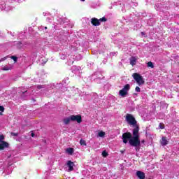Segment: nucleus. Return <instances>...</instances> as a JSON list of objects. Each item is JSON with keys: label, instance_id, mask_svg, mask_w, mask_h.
I'll use <instances>...</instances> for the list:
<instances>
[{"label": "nucleus", "instance_id": "nucleus-1", "mask_svg": "<svg viewBox=\"0 0 179 179\" xmlns=\"http://www.w3.org/2000/svg\"><path fill=\"white\" fill-rule=\"evenodd\" d=\"M133 136L132 134L129 132L124 133L122 135V139L124 143H129L131 146H134L136 148L141 145V140H139V129H133Z\"/></svg>", "mask_w": 179, "mask_h": 179}, {"label": "nucleus", "instance_id": "nucleus-2", "mask_svg": "<svg viewBox=\"0 0 179 179\" xmlns=\"http://www.w3.org/2000/svg\"><path fill=\"white\" fill-rule=\"evenodd\" d=\"M125 120L127 121L129 125L133 127L134 129H139V125L135 119V117L132 114L127 113L125 117Z\"/></svg>", "mask_w": 179, "mask_h": 179}, {"label": "nucleus", "instance_id": "nucleus-3", "mask_svg": "<svg viewBox=\"0 0 179 179\" xmlns=\"http://www.w3.org/2000/svg\"><path fill=\"white\" fill-rule=\"evenodd\" d=\"M134 80H136V83L138 84V86H141V85H143L145 83V80H143V77L141 76V74L138 73H134L132 75Z\"/></svg>", "mask_w": 179, "mask_h": 179}, {"label": "nucleus", "instance_id": "nucleus-4", "mask_svg": "<svg viewBox=\"0 0 179 179\" xmlns=\"http://www.w3.org/2000/svg\"><path fill=\"white\" fill-rule=\"evenodd\" d=\"M130 89L131 85H129V84L125 85L124 87L120 90L119 96H121V97H127V94H128V92H129Z\"/></svg>", "mask_w": 179, "mask_h": 179}, {"label": "nucleus", "instance_id": "nucleus-5", "mask_svg": "<svg viewBox=\"0 0 179 179\" xmlns=\"http://www.w3.org/2000/svg\"><path fill=\"white\" fill-rule=\"evenodd\" d=\"M0 9L1 10H4V12H9V10H12L10 6L6 5V1L5 0L0 1Z\"/></svg>", "mask_w": 179, "mask_h": 179}, {"label": "nucleus", "instance_id": "nucleus-6", "mask_svg": "<svg viewBox=\"0 0 179 179\" xmlns=\"http://www.w3.org/2000/svg\"><path fill=\"white\" fill-rule=\"evenodd\" d=\"M14 45H16L17 48L19 50H22L23 48H26V47L29 45V43L24 41L20 42H14Z\"/></svg>", "mask_w": 179, "mask_h": 179}, {"label": "nucleus", "instance_id": "nucleus-7", "mask_svg": "<svg viewBox=\"0 0 179 179\" xmlns=\"http://www.w3.org/2000/svg\"><path fill=\"white\" fill-rule=\"evenodd\" d=\"M71 121H76L78 124H80L82 122V116L80 115H71Z\"/></svg>", "mask_w": 179, "mask_h": 179}, {"label": "nucleus", "instance_id": "nucleus-8", "mask_svg": "<svg viewBox=\"0 0 179 179\" xmlns=\"http://www.w3.org/2000/svg\"><path fill=\"white\" fill-rule=\"evenodd\" d=\"M37 89H45V92H49V90H52V87L51 85H37Z\"/></svg>", "mask_w": 179, "mask_h": 179}, {"label": "nucleus", "instance_id": "nucleus-9", "mask_svg": "<svg viewBox=\"0 0 179 179\" xmlns=\"http://www.w3.org/2000/svg\"><path fill=\"white\" fill-rule=\"evenodd\" d=\"M6 148H9V143L6 141H0V150H3Z\"/></svg>", "mask_w": 179, "mask_h": 179}, {"label": "nucleus", "instance_id": "nucleus-10", "mask_svg": "<svg viewBox=\"0 0 179 179\" xmlns=\"http://www.w3.org/2000/svg\"><path fill=\"white\" fill-rule=\"evenodd\" d=\"M80 45L78 43V42H76L71 45V51H76L79 48Z\"/></svg>", "mask_w": 179, "mask_h": 179}, {"label": "nucleus", "instance_id": "nucleus-11", "mask_svg": "<svg viewBox=\"0 0 179 179\" xmlns=\"http://www.w3.org/2000/svg\"><path fill=\"white\" fill-rule=\"evenodd\" d=\"M91 23L93 26H100V21L97 18H92Z\"/></svg>", "mask_w": 179, "mask_h": 179}, {"label": "nucleus", "instance_id": "nucleus-12", "mask_svg": "<svg viewBox=\"0 0 179 179\" xmlns=\"http://www.w3.org/2000/svg\"><path fill=\"white\" fill-rule=\"evenodd\" d=\"M66 165L69 167V171H72V170H73V166H75V164L72 162V161H68Z\"/></svg>", "mask_w": 179, "mask_h": 179}, {"label": "nucleus", "instance_id": "nucleus-13", "mask_svg": "<svg viewBox=\"0 0 179 179\" xmlns=\"http://www.w3.org/2000/svg\"><path fill=\"white\" fill-rule=\"evenodd\" d=\"M129 61H130V65L134 66V65H136V61H138V58H136V57H131L129 59Z\"/></svg>", "mask_w": 179, "mask_h": 179}, {"label": "nucleus", "instance_id": "nucleus-14", "mask_svg": "<svg viewBox=\"0 0 179 179\" xmlns=\"http://www.w3.org/2000/svg\"><path fill=\"white\" fill-rule=\"evenodd\" d=\"M136 176L137 177H138L140 179H145V173L141 171H138L136 172Z\"/></svg>", "mask_w": 179, "mask_h": 179}, {"label": "nucleus", "instance_id": "nucleus-15", "mask_svg": "<svg viewBox=\"0 0 179 179\" xmlns=\"http://www.w3.org/2000/svg\"><path fill=\"white\" fill-rule=\"evenodd\" d=\"M169 144V141L166 139V137L162 138L161 145L162 146H166V145Z\"/></svg>", "mask_w": 179, "mask_h": 179}, {"label": "nucleus", "instance_id": "nucleus-16", "mask_svg": "<svg viewBox=\"0 0 179 179\" xmlns=\"http://www.w3.org/2000/svg\"><path fill=\"white\" fill-rule=\"evenodd\" d=\"M18 38H20V40H23L26 38V35H24V32H21L20 34H19Z\"/></svg>", "mask_w": 179, "mask_h": 179}, {"label": "nucleus", "instance_id": "nucleus-17", "mask_svg": "<svg viewBox=\"0 0 179 179\" xmlns=\"http://www.w3.org/2000/svg\"><path fill=\"white\" fill-rule=\"evenodd\" d=\"M2 71H10L12 69V65L10 66H4L1 68Z\"/></svg>", "mask_w": 179, "mask_h": 179}, {"label": "nucleus", "instance_id": "nucleus-18", "mask_svg": "<svg viewBox=\"0 0 179 179\" xmlns=\"http://www.w3.org/2000/svg\"><path fill=\"white\" fill-rule=\"evenodd\" d=\"M71 121H72V119H71V116L64 119V124H66V125L69 124V122H71Z\"/></svg>", "mask_w": 179, "mask_h": 179}, {"label": "nucleus", "instance_id": "nucleus-19", "mask_svg": "<svg viewBox=\"0 0 179 179\" xmlns=\"http://www.w3.org/2000/svg\"><path fill=\"white\" fill-rule=\"evenodd\" d=\"M66 152L68 153V155H73V148H69L66 150Z\"/></svg>", "mask_w": 179, "mask_h": 179}, {"label": "nucleus", "instance_id": "nucleus-20", "mask_svg": "<svg viewBox=\"0 0 179 179\" xmlns=\"http://www.w3.org/2000/svg\"><path fill=\"white\" fill-rule=\"evenodd\" d=\"M106 136V132L101 131L98 133V136L99 138H104V136Z\"/></svg>", "mask_w": 179, "mask_h": 179}, {"label": "nucleus", "instance_id": "nucleus-21", "mask_svg": "<svg viewBox=\"0 0 179 179\" xmlns=\"http://www.w3.org/2000/svg\"><path fill=\"white\" fill-rule=\"evenodd\" d=\"M147 66L148 68H155V66L153 65V63L152 62H148L147 63Z\"/></svg>", "mask_w": 179, "mask_h": 179}, {"label": "nucleus", "instance_id": "nucleus-22", "mask_svg": "<svg viewBox=\"0 0 179 179\" xmlns=\"http://www.w3.org/2000/svg\"><path fill=\"white\" fill-rule=\"evenodd\" d=\"M67 57H68V55L60 54V58H61V59H66Z\"/></svg>", "mask_w": 179, "mask_h": 179}, {"label": "nucleus", "instance_id": "nucleus-23", "mask_svg": "<svg viewBox=\"0 0 179 179\" xmlns=\"http://www.w3.org/2000/svg\"><path fill=\"white\" fill-rule=\"evenodd\" d=\"M73 59H76L77 61H79V59H82V56L80 55H77L76 57H73Z\"/></svg>", "mask_w": 179, "mask_h": 179}, {"label": "nucleus", "instance_id": "nucleus-24", "mask_svg": "<svg viewBox=\"0 0 179 179\" xmlns=\"http://www.w3.org/2000/svg\"><path fill=\"white\" fill-rule=\"evenodd\" d=\"M102 156L103 157H106L108 156V153L107 152V151L104 150L102 152Z\"/></svg>", "mask_w": 179, "mask_h": 179}, {"label": "nucleus", "instance_id": "nucleus-25", "mask_svg": "<svg viewBox=\"0 0 179 179\" xmlns=\"http://www.w3.org/2000/svg\"><path fill=\"white\" fill-rule=\"evenodd\" d=\"M99 20V23H101V22H107V18H106V17H103L102 18H100Z\"/></svg>", "mask_w": 179, "mask_h": 179}, {"label": "nucleus", "instance_id": "nucleus-26", "mask_svg": "<svg viewBox=\"0 0 179 179\" xmlns=\"http://www.w3.org/2000/svg\"><path fill=\"white\" fill-rule=\"evenodd\" d=\"M80 145H83L86 146V141H84V140H83V139H81V140L80 141Z\"/></svg>", "mask_w": 179, "mask_h": 179}, {"label": "nucleus", "instance_id": "nucleus-27", "mask_svg": "<svg viewBox=\"0 0 179 179\" xmlns=\"http://www.w3.org/2000/svg\"><path fill=\"white\" fill-rule=\"evenodd\" d=\"M11 59H13L14 62H17V57L16 56H11Z\"/></svg>", "mask_w": 179, "mask_h": 179}, {"label": "nucleus", "instance_id": "nucleus-28", "mask_svg": "<svg viewBox=\"0 0 179 179\" xmlns=\"http://www.w3.org/2000/svg\"><path fill=\"white\" fill-rule=\"evenodd\" d=\"M5 111V108L3 106H0V113H3Z\"/></svg>", "mask_w": 179, "mask_h": 179}, {"label": "nucleus", "instance_id": "nucleus-29", "mask_svg": "<svg viewBox=\"0 0 179 179\" xmlns=\"http://www.w3.org/2000/svg\"><path fill=\"white\" fill-rule=\"evenodd\" d=\"M3 139H5V136H3V135H0V142H3Z\"/></svg>", "mask_w": 179, "mask_h": 179}, {"label": "nucleus", "instance_id": "nucleus-30", "mask_svg": "<svg viewBox=\"0 0 179 179\" xmlns=\"http://www.w3.org/2000/svg\"><path fill=\"white\" fill-rule=\"evenodd\" d=\"M136 92H137L138 93H139L141 92V88L139 87H136L135 89Z\"/></svg>", "mask_w": 179, "mask_h": 179}, {"label": "nucleus", "instance_id": "nucleus-31", "mask_svg": "<svg viewBox=\"0 0 179 179\" xmlns=\"http://www.w3.org/2000/svg\"><path fill=\"white\" fill-rule=\"evenodd\" d=\"M6 58H8V57H4L1 58V59H0V62H3V61L6 60Z\"/></svg>", "mask_w": 179, "mask_h": 179}, {"label": "nucleus", "instance_id": "nucleus-32", "mask_svg": "<svg viewBox=\"0 0 179 179\" xmlns=\"http://www.w3.org/2000/svg\"><path fill=\"white\" fill-rule=\"evenodd\" d=\"M159 128H160V129H164V125H163L162 123H160Z\"/></svg>", "mask_w": 179, "mask_h": 179}, {"label": "nucleus", "instance_id": "nucleus-33", "mask_svg": "<svg viewBox=\"0 0 179 179\" xmlns=\"http://www.w3.org/2000/svg\"><path fill=\"white\" fill-rule=\"evenodd\" d=\"M12 136H17L19 135L17 133L11 132Z\"/></svg>", "mask_w": 179, "mask_h": 179}, {"label": "nucleus", "instance_id": "nucleus-34", "mask_svg": "<svg viewBox=\"0 0 179 179\" xmlns=\"http://www.w3.org/2000/svg\"><path fill=\"white\" fill-rule=\"evenodd\" d=\"M128 3L129 5H132V0H129Z\"/></svg>", "mask_w": 179, "mask_h": 179}, {"label": "nucleus", "instance_id": "nucleus-35", "mask_svg": "<svg viewBox=\"0 0 179 179\" xmlns=\"http://www.w3.org/2000/svg\"><path fill=\"white\" fill-rule=\"evenodd\" d=\"M19 0H9L10 2H17Z\"/></svg>", "mask_w": 179, "mask_h": 179}, {"label": "nucleus", "instance_id": "nucleus-36", "mask_svg": "<svg viewBox=\"0 0 179 179\" xmlns=\"http://www.w3.org/2000/svg\"><path fill=\"white\" fill-rule=\"evenodd\" d=\"M135 149H136V152H139L140 148H139L138 146H137V147H136V148H135Z\"/></svg>", "mask_w": 179, "mask_h": 179}, {"label": "nucleus", "instance_id": "nucleus-37", "mask_svg": "<svg viewBox=\"0 0 179 179\" xmlns=\"http://www.w3.org/2000/svg\"><path fill=\"white\" fill-rule=\"evenodd\" d=\"M95 75H97V73H94V74L92 76V79H94V80H96V78H93V76H95Z\"/></svg>", "mask_w": 179, "mask_h": 179}, {"label": "nucleus", "instance_id": "nucleus-38", "mask_svg": "<svg viewBox=\"0 0 179 179\" xmlns=\"http://www.w3.org/2000/svg\"><path fill=\"white\" fill-rule=\"evenodd\" d=\"M31 136H32V138H34V133H31Z\"/></svg>", "mask_w": 179, "mask_h": 179}, {"label": "nucleus", "instance_id": "nucleus-39", "mask_svg": "<svg viewBox=\"0 0 179 179\" xmlns=\"http://www.w3.org/2000/svg\"><path fill=\"white\" fill-rule=\"evenodd\" d=\"M142 36H145V32H141Z\"/></svg>", "mask_w": 179, "mask_h": 179}, {"label": "nucleus", "instance_id": "nucleus-40", "mask_svg": "<svg viewBox=\"0 0 179 179\" xmlns=\"http://www.w3.org/2000/svg\"><path fill=\"white\" fill-rule=\"evenodd\" d=\"M10 34H11V36H13V37L15 36V35H13V34H12V32H10Z\"/></svg>", "mask_w": 179, "mask_h": 179}, {"label": "nucleus", "instance_id": "nucleus-41", "mask_svg": "<svg viewBox=\"0 0 179 179\" xmlns=\"http://www.w3.org/2000/svg\"><path fill=\"white\" fill-rule=\"evenodd\" d=\"M45 30H47V27H45Z\"/></svg>", "mask_w": 179, "mask_h": 179}, {"label": "nucleus", "instance_id": "nucleus-42", "mask_svg": "<svg viewBox=\"0 0 179 179\" xmlns=\"http://www.w3.org/2000/svg\"><path fill=\"white\" fill-rule=\"evenodd\" d=\"M80 1H82V2H85V0H80Z\"/></svg>", "mask_w": 179, "mask_h": 179}, {"label": "nucleus", "instance_id": "nucleus-43", "mask_svg": "<svg viewBox=\"0 0 179 179\" xmlns=\"http://www.w3.org/2000/svg\"><path fill=\"white\" fill-rule=\"evenodd\" d=\"M10 173H11V172H10V173H8V174H10Z\"/></svg>", "mask_w": 179, "mask_h": 179}, {"label": "nucleus", "instance_id": "nucleus-44", "mask_svg": "<svg viewBox=\"0 0 179 179\" xmlns=\"http://www.w3.org/2000/svg\"><path fill=\"white\" fill-rule=\"evenodd\" d=\"M45 62H47V61H45V62H44V64H45Z\"/></svg>", "mask_w": 179, "mask_h": 179}]
</instances>
